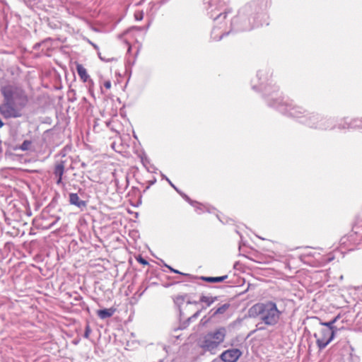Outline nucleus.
<instances>
[{"label":"nucleus","mask_w":362,"mask_h":362,"mask_svg":"<svg viewBox=\"0 0 362 362\" xmlns=\"http://www.w3.org/2000/svg\"><path fill=\"white\" fill-rule=\"evenodd\" d=\"M281 314L282 312L278 309L276 303L271 300L257 303L249 310L250 317H259L261 320V322L257 325V329L259 330L265 329L264 327L262 326V324L269 327L277 325Z\"/></svg>","instance_id":"obj_2"},{"label":"nucleus","mask_w":362,"mask_h":362,"mask_svg":"<svg viewBox=\"0 0 362 362\" xmlns=\"http://www.w3.org/2000/svg\"><path fill=\"white\" fill-rule=\"evenodd\" d=\"M183 198L185 197V195H186L185 194L181 192L180 190L179 192H177Z\"/></svg>","instance_id":"obj_31"},{"label":"nucleus","mask_w":362,"mask_h":362,"mask_svg":"<svg viewBox=\"0 0 362 362\" xmlns=\"http://www.w3.org/2000/svg\"><path fill=\"white\" fill-rule=\"evenodd\" d=\"M184 199L192 206H195V204H197V202L192 201L187 195H185Z\"/></svg>","instance_id":"obj_21"},{"label":"nucleus","mask_w":362,"mask_h":362,"mask_svg":"<svg viewBox=\"0 0 362 362\" xmlns=\"http://www.w3.org/2000/svg\"><path fill=\"white\" fill-rule=\"evenodd\" d=\"M218 296H214V297L211 296V297H209V296H206L202 295L200 297L199 301L202 302V303H206V306L209 307L214 302L218 300Z\"/></svg>","instance_id":"obj_13"},{"label":"nucleus","mask_w":362,"mask_h":362,"mask_svg":"<svg viewBox=\"0 0 362 362\" xmlns=\"http://www.w3.org/2000/svg\"><path fill=\"white\" fill-rule=\"evenodd\" d=\"M166 180L170 184V185L175 189L177 192H179V189L174 185V184L168 178L166 177Z\"/></svg>","instance_id":"obj_24"},{"label":"nucleus","mask_w":362,"mask_h":362,"mask_svg":"<svg viewBox=\"0 0 362 362\" xmlns=\"http://www.w3.org/2000/svg\"><path fill=\"white\" fill-rule=\"evenodd\" d=\"M200 279L204 281L209 282V283H219L222 282L226 279H228V275H224L222 276H217V277H211V276H201Z\"/></svg>","instance_id":"obj_12"},{"label":"nucleus","mask_w":362,"mask_h":362,"mask_svg":"<svg viewBox=\"0 0 362 362\" xmlns=\"http://www.w3.org/2000/svg\"><path fill=\"white\" fill-rule=\"evenodd\" d=\"M115 312V309L113 308H110L108 309L105 308V309L98 310L97 311V315L100 319L105 320V319L112 317L114 315Z\"/></svg>","instance_id":"obj_10"},{"label":"nucleus","mask_w":362,"mask_h":362,"mask_svg":"<svg viewBox=\"0 0 362 362\" xmlns=\"http://www.w3.org/2000/svg\"><path fill=\"white\" fill-rule=\"evenodd\" d=\"M335 330L331 331L329 329L322 328L319 334H314L317 339L316 343L320 350L324 349L334 338Z\"/></svg>","instance_id":"obj_4"},{"label":"nucleus","mask_w":362,"mask_h":362,"mask_svg":"<svg viewBox=\"0 0 362 362\" xmlns=\"http://www.w3.org/2000/svg\"><path fill=\"white\" fill-rule=\"evenodd\" d=\"M339 315H337L330 321L334 325V323L339 319Z\"/></svg>","instance_id":"obj_27"},{"label":"nucleus","mask_w":362,"mask_h":362,"mask_svg":"<svg viewBox=\"0 0 362 362\" xmlns=\"http://www.w3.org/2000/svg\"><path fill=\"white\" fill-rule=\"evenodd\" d=\"M136 259L140 264H141L143 265L148 264V262L145 259H144L141 256H139V257Z\"/></svg>","instance_id":"obj_19"},{"label":"nucleus","mask_w":362,"mask_h":362,"mask_svg":"<svg viewBox=\"0 0 362 362\" xmlns=\"http://www.w3.org/2000/svg\"><path fill=\"white\" fill-rule=\"evenodd\" d=\"M65 167H66V161L65 160H58L54 164V175L57 178L56 180V184L57 185H63L64 186V183L63 182V175L65 172Z\"/></svg>","instance_id":"obj_7"},{"label":"nucleus","mask_w":362,"mask_h":362,"mask_svg":"<svg viewBox=\"0 0 362 362\" xmlns=\"http://www.w3.org/2000/svg\"><path fill=\"white\" fill-rule=\"evenodd\" d=\"M242 354V351L238 349H230L224 351L219 358L223 362H237Z\"/></svg>","instance_id":"obj_6"},{"label":"nucleus","mask_w":362,"mask_h":362,"mask_svg":"<svg viewBox=\"0 0 362 362\" xmlns=\"http://www.w3.org/2000/svg\"><path fill=\"white\" fill-rule=\"evenodd\" d=\"M90 43L94 47L95 49H96V50L99 49V47H98V46L97 45H95V44H94V43H93L91 42H90Z\"/></svg>","instance_id":"obj_28"},{"label":"nucleus","mask_w":362,"mask_h":362,"mask_svg":"<svg viewBox=\"0 0 362 362\" xmlns=\"http://www.w3.org/2000/svg\"><path fill=\"white\" fill-rule=\"evenodd\" d=\"M135 18L137 21H140L143 18V13H136L135 14Z\"/></svg>","instance_id":"obj_25"},{"label":"nucleus","mask_w":362,"mask_h":362,"mask_svg":"<svg viewBox=\"0 0 362 362\" xmlns=\"http://www.w3.org/2000/svg\"><path fill=\"white\" fill-rule=\"evenodd\" d=\"M230 308L229 303H225L218 307L216 310H215L212 314V317H214L217 315H222L226 313V311Z\"/></svg>","instance_id":"obj_14"},{"label":"nucleus","mask_w":362,"mask_h":362,"mask_svg":"<svg viewBox=\"0 0 362 362\" xmlns=\"http://www.w3.org/2000/svg\"><path fill=\"white\" fill-rule=\"evenodd\" d=\"M98 57H99V58H100L102 61H104V62H109V61H110V59H105V57H103L101 56L100 52H98Z\"/></svg>","instance_id":"obj_26"},{"label":"nucleus","mask_w":362,"mask_h":362,"mask_svg":"<svg viewBox=\"0 0 362 362\" xmlns=\"http://www.w3.org/2000/svg\"><path fill=\"white\" fill-rule=\"evenodd\" d=\"M259 23H255V26H258Z\"/></svg>","instance_id":"obj_34"},{"label":"nucleus","mask_w":362,"mask_h":362,"mask_svg":"<svg viewBox=\"0 0 362 362\" xmlns=\"http://www.w3.org/2000/svg\"><path fill=\"white\" fill-rule=\"evenodd\" d=\"M76 71L80 78L83 81L86 82L89 78V75L87 74L86 69L82 64H77Z\"/></svg>","instance_id":"obj_11"},{"label":"nucleus","mask_w":362,"mask_h":362,"mask_svg":"<svg viewBox=\"0 0 362 362\" xmlns=\"http://www.w3.org/2000/svg\"><path fill=\"white\" fill-rule=\"evenodd\" d=\"M199 313H200V311H197V313H195L193 315L192 317H197L199 316Z\"/></svg>","instance_id":"obj_30"},{"label":"nucleus","mask_w":362,"mask_h":362,"mask_svg":"<svg viewBox=\"0 0 362 362\" xmlns=\"http://www.w3.org/2000/svg\"><path fill=\"white\" fill-rule=\"evenodd\" d=\"M32 142L29 140H25L22 144L20 146V149L22 151H28L30 149L31 146Z\"/></svg>","instance_id":"obj_16"},{"label":"nucleus","mask_w":362,"mask_h":362,"mask_svg":"<svg viewBox=\"0 0 362 362\" xmlns=\"http://www.w3.org/2000/svg\"><path fill=\"white\" fill-rule=\"evenodd\" d=\"M227 334L225 327H219L207 332L200 340V347L205 351L215 354L218 346L224 341Z\"/></svg>","instance_id":"obj_3"},{"label":"nucleus","mask_w":362,"mask_h":362,"mask_svg":"<svg viewBox=\"0 0 362 362\" xmlns=\"http://www.w3.org/2000/svg\"><path fill=\"white\" fill-rule=\"evenodd\" d=\"M0 90L4 98L0 105L1 114L6 119L21 117L22 110L28 102L25 90L12 84L1 86Z\"/></svg>","instance_id":"obj_1"},{"label":"nucleus","mask_w":362,"mask_h":362,"mask_svg":"<svg viewBox=\"0 0 362 362\" xmlns=\"http://www.w3.org/2000/svg\"><path fill=\"white\" fill-rule=\"evenodd\" d=\"M303 122L310 127L319 128L322 129H327L328 127H329L328 125L329 120L320 118V116L317 115H313Z\"/></svg>","instance_id":"obj_5"},{"label":"nucleus","mask_w":362,"mask_h":362,"mask_svg":"<svg viewBox=\"0 0 362 362\" xmlns=\"http://www.w3.org/2000/svg\"><path fill=\"white\" fill-rule=\"evenodd\" d=\"M320 324L322 326L326 327L325 329H329L331 331L335 330V332H336L337 330V327L334 326V325L331 321L326 322L320 321Z\"/></svg>","instance_id":"obj_15"},{"label":"nucleus","mask_w":362,"mask_h":362,"mask_svg":"<svg viewBox=\"0 0 362 362\" xmlns=\"http://www.w3.org/2000/svg\"><path fill=\"white\" fill-rule=\"evenodd\" d=\"M166 267L173 273L175 274H180L181 275H183V276H189V274H185V273H182V272H179L178 270L177 269H175L173 268H172L171 267L168 266V265H166Z\"/></svg>","instance_id":"obj_18"},{"label":"nucleus","mask_w":362,"mask_h":362,"mask_svg":"<svg viewBox=\"0 0 362 362\" xmlns=\"http://www.w3.org/2000/svg\"><path fill=\"white\" fill-rule=\"evenodd\" d=\"M40 46V43H37V44L35 45L34 48L39 47Z\"/></svg>","instance_id":"obj_32"},{"label":"nucleus","mask_w":362,"mask_h":362,"mask_svg":"<svg viewBox=\"0 0 362 362\" xmlns=\"http://www.w3.org/2000/svg\"><path fill=\"white\" fill-rule=\"evenodd\" d=\"M350 127H362V125H360V124H350Z\"/></svg>","instance_id":"obj_29"},{"label":"nucleus","mask_w":362,"mask_h":362,"mask_svg":"<svg viewBox=\"0 0 362 362\" xmlns=\"http://www.w3.org/2000/svg\"><path fill=\"white\" fill-rule=\"evenodd\" d=\"M285 112H288L291 117H300V115L303 113V109L300 107H292L291 105H286Z\"/></svg>","instance_id":"obj_9"},{"label":"nucleus","mask_w":362,"mask_h":362,"mask_svg":"<svg viewBox=\"0 0 362 362\" xmlns=\"http://www.w3.org/2000/svg\"><path fill=\"white\" fill-rule=\"evenodd\" d=\"M226 16H227V12L221 13L214 18V20L216 21L221 18L225 19L226 18Z\"/></svg>","instance_id":"obj_20"},{"label":"nucleus","mask_w":362,"mask_h":362,"mask_svg":"<svg viewBox=\"0 0 362 362\" xmlns=\"http://www.w3.org/2000/svg\"><path fill=\"white\" fill-rule=\"evenodd\" d=\"M280 111H282V112H283V111H284V110H283V109H281V108L280 107Z\"/></svg>","instance_id":"obj_35"},{"label":"nucleus","mask_w":362,"mask_h":362,"mask_svg":"<svg viewBox=\"0 0 362 362\" xmlns=\"http://www.w3.org/2000/svg\"><path fill=\"white\" fill-rule=\"evenodd\" d=\"M69 203L72 205L76 206L81 209H83L86 206V202L80 199L78 195L76 193L69 194Z\"/></svg>","instance_id":"obj_8"},{"label":"nucleus","mask_w":362,"mask_h":362,"mask_svg":"<svg viewBox=\"0 0 362 362\" xmlns=\"http://www.w3.org/2000/svg\"><path fill=\"white\" fill-rule=\"evenodd\" d=\"M4 126V122L0 119V127H2Z\"/></svg>","instance_id":"obj_33"},{"label":"nucleus","mask_w":362,"mask_h":362,"mask_svg":"<svg viewBox=\"0 0 362 362\" xmlns=\"http://www.w3.org/2000/svg\"><path fill=\"white\" fill-rule=\"evenodd\" d=\"M103 86L105 88L110 89L111 88L110 81L108 80V81H105Z\"/></svg>","instance_id":"obj_23"},{"label":"nucleus","mask_w":362,"mask_h":362,"mask_svg":"<svg viewBox=\"0 0 362 362\" xmlns=\"http://www.w3.org/2000/svg\"><path fill=\"white\" fill-rule=\"evenodd\" d=\"M91 333V329L89 325L86 326L85 332L83 337L86 339L89 338L90 334Z\"/></svg>","instance_id":"obj_17"},{"label":"nucleus","mask_w":362,"mask_h":362,"mask_svg":"<svg viewBox=\"0 0 362 362\" xmlns=\"http://www.w3.org/2000/svg\"><path fill=\"white\" fill-rule=\"evenodd\" d=\"M59 220V217H57L54 221L51 223L49 226H46L45 229H50V228H52L57 223V221Z\"/></svg>","instance_id":"obj_22"}]
</instances>
